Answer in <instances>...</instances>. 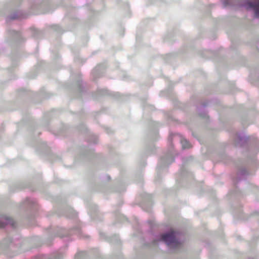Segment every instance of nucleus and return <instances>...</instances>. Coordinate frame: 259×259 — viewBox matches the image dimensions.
<instances>
[{
	"label": "nucleus",
	"mask_w": 259,
	"mask_h": 259,
	"mask_svg": "<svg viewBox=\"0 0 259 259\" xmlns=\"http://www.w3.org/2000/svg\"><path fill=\"white\" fill-rule=\"evenodd\" d=\"M161 240L165 242L169 246L176 247L179 245V242L175 238V232L174 231L162 235Z\"/></svg>",
	"instance_id": "obj_1"
},
{
	"label": "nucleus",
	"mask_w": 259,
	"mask_h": 259,
	"mask_svg": "<svg viewBox=\"0 0 259 259\" xmlns=\"http://www.w3.org/2000/svg\"><path fill=\"white\" fill-rule=\"evenodd\" d=\"M5 220L7 221V224H11L13 226H14V224L13 223V220L10 218H6Z\"/></svg>",
	"instance_id": "obj_4"
},
{
	"label": "nucleus",
	"mask_w": 259,
	"mask_h": 259,
	"mask_svg": "<svg viewBox=\"0 0 259 259\" xmlns=\"http://www.w3.org/2000/svg\"><path fill=\"white\" fill-rule=\"evenodd\" d=\"M181 144L183 148H189L191 147L190 143L186 139H182L181 140Z\"/></svg>",
	"instance_id": "obj_3"
},
{
	"label": "nucleus",
	"mask_w": 259,
	"mask_h": 259,
	"mask_svg": "<svg viewBox=\"0 0 259 259\" xmlns=\"http://www.w3.org/2000/svg\"><path fill=\"white\" fill-rule=\"evenodd\" d=\"M4 226H5V225L4 224H1L0 225V227L1 228L4 227Z\"/></svg>",
	"instance_id": "obj_5"
},
{
	"label": "nucleus",
	"mask_w": 259,
	"mask_h": 259,
	"mask_svg": "<svg viewBox=\"0 0 259 259\" xmlns=\"http://www.w3.org/2000/svg\"><path fill=\"white\" fill-rule=\"evenodd\" d=\"M247 8H252L255 11V16L259 17V2L256 1L248 2L246 4Z\"/></svg>",
	"instance_id": "obj_2"
}]
</instances>
